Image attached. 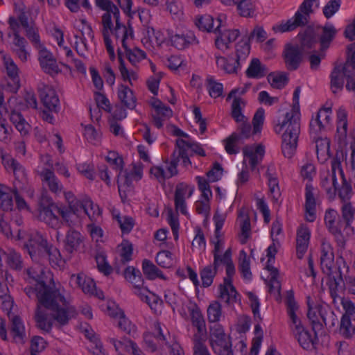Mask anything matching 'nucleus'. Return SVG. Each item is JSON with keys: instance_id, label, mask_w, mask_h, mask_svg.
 Listing matches in <instances>:
<instances>
[{"instance_id": "obj_8", "label": "nucleus", "mask_w": 355, "mask_h": 355, "mask_svg": "<svg viewBox=\"0 0 355 355\" xmlns=\"http://www.w3.org/2000/svg\"><path fill=\"white\" fill-rule=\"evenodd\" d=\"M20 87L19 77H8L6 80V83L0 84V114L3 115V113L10 114V119L13 125L15 126L17 130L22 135H26L29 130L30 125L24 119L21 110H23L25 107L24 105L19 101V100L12 97L8 101V107H6L4 105V94L3 92H9L15 93L17 92Z\"/></svg>"}, {"instance_id": "obj_38", "label": "nucleus", "mask_w": 355, "mask_h": 355, "mask_svg": "<svg viewBox=\"0 0 355 355\" xmlns=\"http://www.w3.org/2000/svg\"><path fill=\"white\" fill-rule=\"evenodd\" d=\"M311 230L305 224H301L296 231V251L297 257L302 259L307 251L311 239Z\"/></svg>"}, {"instance_id": "obj_13", "label": "nucleus", "mask_w": 355, "mask_h": 355, "mask_svg": "<svg viewBox=\"0 0 355 355\" xmlns=\"http://www.w3.org/2000/svg\"><path fill=\"white\" fill-rule=\"evenodd\" d=\"M101 157L117 173L119 192L123 199L125 196V193L130 188L131 183L141 179L143 176L142 164L140 163L135 164L131 171L127 173L122 170L123 159L116 152L107 151L105 155L101 154Z\"/></svg>"}, {"instance_id": "obj_35", "label": "nucleus", "mask_w": 355, "mask_h": 355, "mask_svg": "<svg viewBox=\"0 0 355 355\" xmlns=\"http://www.w3.org/2000/svg\"><path fill=\"white\" fill-rule=\"evenodd\" d=\"M215 60L218 70L225 74H237L241 69V63L232 55L215 54Z\"/></svg>"}, {"instance_id": "obj_49", "label": "nucleus", "mask_w": 355, "mask_h": 355, "mask_svg": "<svg viewBox=\"0 0 355 355\" xmlns=\"http://www.w3.org/2000/svg\"><path fill=\"white\" fill-rule=\"evenodd\" d=\"M154 329L155 335L151 333H146L144 337V347L147 351L154 352L156 349L155 345L159 343L164 340V336L162 335V329L159 323H154Z\"/></svg>"}, {"instance_id": "obj_28", "label": "nucleus", "mask_w": 355, "mask_h": 355, "mask_svg": "<svg viewBox=\"0 0 355 355\" xmlns=\"http://www.w3.org/2000/svg\"><path fill=\"white\" fill-rule=\"evenodd\" d=\"M350 115L349 110L340 106L336 110V132L335 139L340 144H345L349 137Z\"/></svg>"}, {"instance_id": "obj_16", "label": "nucleus", "mask_w": 355, "mask_h": 355, "mask_svg": "<svg viewBox=\"0 0 355 355\" xmlns=\"http://www.w3.org/2000/svg\"><path fill=\"white\" fill-rule=\"evenodd\" d=\"M96 6L105 12L102 15L103 33L104 42L110 56L114 58L112 42L109 37V33L112 31L114 22L119 24L121 21V15L119 8L110 0H95Z\"/></svg>"}, {"instance_id": "obj_48", "label": "nucleus", "mask_w": 355, "mask_h": 355, "mask_svg": "<svg viewBox=\"0 0 355 355\" xmlns=\"http://www.w3.org/2000/svg\"><path fill=\"white\" fill-rule=\"evenodd\" d=\"M165 299L166 302L171 306L175 311L178 310L180 313L186 318H189L191 320V312L188 309L190 304H195L198 309L199 307L193 302H189L186 304H182L181 308L179 306L181 304V300L171 291H168L165 293Z\"/></svg>"}, {"instance_id": "obj_36", "label": "nucleus", "mask_w": 355, "mask_h": 355, "mask_svg": "<svg viewBox=\"0 0 355 355\" xmlns=\"http://www.w3.org/2000/svg\"><path fill=\"white\" fill-rule=\"evenodd\" d=\"M3 256L4 252L0 248V306L4 311L9 313L12 308L13 300L9 295L6 284L3 282L5 278L7 281H9L5 273V270L3 268L2 257Z\"/></svg>"}, {"instance_id": "obj_56", "label": "nucleus", "mask_w": 355, "mask_h": 355, "mask_svg": "<svg viewBox=\"0 0 355 355\" xmlns=\"http://www.w3.org/2000/svg\"><path fill=\"white\" fill-rule=\"evenodd\" d=\"M116 254L121 263H126L130 261L133 254L132 243L128 240H123L118 245Z\"/></svg>"}, {"instance_id": "obj_5", "label": "nucleus", "mask_w": 355, "mask_h": 355, "mask_svg": "<svg viewBox=\"0 0 355 355\" xmlns=\"http://www.w3.org/2000/svg\"><path fill=\"white\" fill-rule=\"evenodd\" d=\"M300 88L296 87L293 95V105L280 109L273 121L275 132L282 137V153L288 158L295 155L300 134Z\"/></svg>"}, {"instance_id": "obj_63", "label": "nucleus", "mask_w": 355, "mask_h": 355, "mask_svg": "<svg viewBox=\"0 0 355 355\" xmlns=\"http://www.w3.org/2000/svg\"><path fill=\"white\" fill-rule=\"evenodd\" d=\"M245 102L241 98H234L232 103V115L237 123H244L248 119L242 112V109L245 107Z\"/></svg>"}, {"instance_id": "obj_2", "label": "nucleus", "mask_w": 355, "mask_h": 355, "mask_svg": "<svg viewBox=\"0 0 355 355\" xmlns=\"http://www.w3.org/2000/svg\"><path fill=\"white\" fill-rule=\"evenodd\" d=\"M10 31L3 42L16 54L21 62H26L30 56L26 40L19 35V30L24 28L28 38L34 43L39 52V61L42 69L46 73L53 74L59 71L56 60L53 55L40 42L39 35L27 21L22 1L15 3V15L9 19Z\"/></svg>"}, {"instance_id": "obj_1", "label": "nucleus", "mask_w": 355, "mask_h": 355, "mask_svg": "<svg viewBox=\"0 0 355 355\" xmlns=\"http://www.w3.org/2000/svg\"><path fill=\"white\" fill-rule=\"evenodd\" d=\"M28 275L29 286L25 288V291L30 297L35 296L38 300L35 319L40 329L45 331L51 330L52 313L60 325L67 324L76 315L74 307L55 288L53 275L49 271L45 272L35 266L28 270Z\"/></svg>"}, {"instance_id": "obj_64", "label": "nucleus", "mask_w": 355, "mask_h": 355, "mask_svg": "<svg viewBox=\"0 0 355 355\" xmlns=\"http://www.w3.org/2000/svg\"><path fill=\"white\" fill-rule=\"evenodd\" d=\"M250 53V44L247 40H239L235 46V58L242 64Z\"/></svg>"}, {"instance_id": "obj_45", "label": "nucleus", "mask_w": 355, "mask_h": 355, "mask_svg": "<svg viewBox=\"0 0 355 355\" xmlns=\"http://www.w3.org/2000/svg\"><path fill=\"white\" fill-rule=\"evenodd\" d=\"M79 328L81 331L84 333L85 336L89 339L90 345L89 347L93 355H106L103 349L102 343L98 340L91 327L88 324L84 323L81 324Z\"/></svg>"}, {"instance_id": "obj_34", "label": "nucleus", "mask_w": 355, "mask_h": 355, "mask_svg": "<svg viewBox=\"0 0 355 355\" xmlns=\"http://www.w3.org/2000/svg\"><path fill=\"white\" fill-rule=\"evenodd\" d=\"M232 277H225L223 282L218 286L219 298L227 305L233 306L235 304H241V298L232 284Z\"/></svg>"}, {"instance_id": "obj_60", "label": "nucleus", "mask_w": 355, "mask_h": 355, "mask_svg": "<svg viewBox=\"0 0 355 355\" xmlns=\"http://www.w3.org/2000/svg\"><path fill=\"white\" fill-rule=\"evenodd\" d=\"M114 219H115L123 234H128L132 230L135 225V221L132 218L127 216H121L118 210L114 209L112 211Z\"/></svg>"}, {"instance_id": "obj_4", "label": "nucleus", "mask_w": 355, "mask_h": 355, "mask_svg": "<svg viewBox=\"0 0 355 355\" xmlns=\"http://www.w3.org/2000/svg\"><path fill=\"white\" fill-rule=\"evenodd\" d=\"M8 134V128L0 117V140L6 139ZM0 157L6 170L12 171L15 175L13 191L7 186L0 184V207L5 211L11 210L13 207L12 196L14 195L17 208L19 210H29L26 202L21 197V195H26L29 197L33 195V191L28 183L24 169L10 155L3 154L1 149Z\"/></svg>"}, {"instance_id": "obj_57", "label": "nucleus", "mask_w": 355, "mask_h": 355, "mask_svg": "<svg viewBox=\"0 0 355 355\" xmlns=\"http://www.w3.org/2000/svg\"><path fill=\"white\" fill-rule=\"evenodd\" d=\"M11 334L15 342L23 343L26 340V332L24 323L21 318L15 316L12 318Z\"/></svg>"}, {"instance_id": "obj_19", "label": "nucleus", "mask_w": 355, "mask_h": 355, "mask_svg": "<svg viewBox=\"0 0 355 355\" xmlns=\"http://www.w3.org/2000/svg\"><path fill=\"white\" fill-rule=\"evenodd\" d=\"M188 309L191 312L192 324L197 330L193 335V355H211L204 344L207 336L205 321L201 311L193 304H190Z\"/></svg>"}, {"instance_id": "obj_44", "label": "nucleus", "mask_w": 355, "mask_h": 355, "mask_svg": "<svg viewBox=\"0 0 355 355\" xmlns=\"http://www.w3.org/2000/svg\"><path fill=\"white\" fill-rule=\"evenodd\" d=\"M237 224L240 227L239 240L242 243H245L251 235V225L249 211L245 208H242L239 211Z\"/></svg>"}, {"instance_id": "obj_12", "label": "nucleus", "mask_w": 355, "mask_h": 355, "mask_svg": "<svg viewBox=\"0 0 355 355\" xmlns=\"http://www.w3.org/2000/svg\"><path fill=\"white\" fill-rule=\"evenodd\" d=\"M177 149L173 153V159L171 162H166L162 166H153L150 169V174L159 182H162L166 179L170 178L178 173L177 166H181L186 169L193 167L192 163L188 156V151L185 146L188 144L183 138H179L176 140ZM193 168H196L194 165Z\"/></svg>"}, {"instance_id": "obj_27", "label": "nucleus", "mask_w": 355, "mask_h": 355, "mask_svg": "<svg viewBox=\"0 0 355 355\" xmlns=\"http://www.w3.org/2000/svg\"><path fill=\"white\" fill-rule=\"evenodd\" d=\"M344 181V173L341 166V162L334 159L331 162V173L328 178L322 181V186L326 190L330 198L336 196L340 182Z\"/></svg>"}, {"instance_id": "obj_53", "label": "nucleus", "mask_w": 355, "mask_h": 355, "mask_svg": "<svg viewBox=\"0 0 355 355\" xmlns=\"http://www.w3.org/2000/svg\"><path fill=\"white\" fill-rule=\"evenodd\" d=\"M81 128L82 135L88 143L94 146L100 145L102 139V133L100 130L95 129L91 124H82Z\"/></svg>"}, {"instance_id": "obj_62", "label": "nucleus", "mask_w": 355, "mask_h": 355, "mask_svg": "<svg viewBox=\"0 0 355 355\" xmlns=\"http://www.w3.org/2000/svg\"><path fill=\"white\" fill-rule=\"evenodd\" d=\"M94 98L98 106L94 110L90 109L91 117L92 119L98 120L100 118L99 108L107 110L110 107V102L103 93L101 92H96L94 94Z\"/></svg>"}, {"instance_id": "obj_51", "label": "nucleus", "mask_w": 355, "mask_h": 355, "mask_svg": "<svg viewBox=\"0 0 355 355\" xmlns=\"http://www.w3.org/2000/svg\"><path fill=\"white\" fill-rule=\"evenodd\" d=\"M83 242V236L80 232L70 230L68 231L65 239L63 240L64 250L72 253L77 251Z\"/></svg>"}, {"instance_id": "obj_24", "label": "nucleus", "mask_w": 355, "mask_h": 355, "mask_svg": "<svg viewBox=\"0 0 355 355\" xmlns=\"http://www.w3.org/2000/svg\"><path fill=\"white\" fill-rule=\"evenodd\" d=\"M209 341L216 353L227 355L230 352V338L225 334L223 327L220 324H215L211 327Z\"/></svg>"}, {"instance_id": "obj_46", "label": "nucleus", "mask_w": 355, "mask_h": 355, "mask_svg": "<svg viewBox=\"0 0 355 355\" xmlns=\"http://www.w3.org/2000/svg\"><path fill=\"white\" fill-rule=\"evenodd\" d=\"M315 144L318 161L322 164L326 163L331 157L330 139L327 137H318L315 139Z\"/></svg>"}, {"instance_id": "obj_43", "label": "nucleus", "mask_w": 355, "mask_h": 355, "mask_svg": "<svg viewBox=\"0 0 355 355\" xmlns=\"http://www.w3.org/2000/svg\"><path fill=\"white\" fill-rule=\"evenodd\" d=\"M316 200L314 189L310 184H307L305 191L304 218L308 222H313L316 219Z\"/></svg>"}, {"instance_id": "obj_54", "label": "nucleus", "mask_w": 355, "mask_h": 355, "mask_svg": "<svg viewBox=\"0 0 355 355\" xmlns=\"http://www.w3.org/2000/svg\"><path fill=\"white\" fill-rule=\"evenodd\" d=\"M117 96L121 103L126 107L134 109L136 107V98L128 87L120 85L118 87Z\"/></svg>"}, {"instance_id": "obj_59", "label": "nucleus", "mask_w": 355, "mask_h": 355, "mask_svg": "<svg viewBox=\"0 0 355 355\" xmlns=\"http://www.w3.org/2000/svg\"><path fill=\"white\" fill-rule=\"evenodd\" d=\"M267 80L272 87L282 89L287 85L288 77L285 72L274 71L268 75Z\"/></svg>"}, {"instance_id": "obj_50", "label": "nucleus", "mask_w": 355, "mask_h": 355, "mask_svg": "<svg viewBox=\"0 0 355 355\" xmlns=\"http://www.w3.org/2000/svg\"><path fill=\"white\" fill-rule=\"evenodd\" d=\"M168 131L173 135L183 138L184 140L188 144V146H185V149L189 151L197 154L200 156H205V151L202 146L198 143H190L188 139V135L183 132L181 130L175 126L170 125L168 127Z\"/></svg>"}, {"instance_id": "obj_58", "label": "nucleus", "mask_w": 355, "mask_h": 355, "mask_svg": "<svg viewBox=\"0 0 355 355\" xmlns=\"http://www.w3.org/2000/svg\"><path fill=\"white\" fill-rule=\"evenodd\" d=\"M337 226V232H332L335 238L340 243L345 242L354 234L352 223L342 222Z\"/></svg>"}, {"instance_id": "obj_42", "label": "nucleus", "mask_w": 355, "mask_h": 355, "mask_svg": "<svg viewBox=\"0 0 355 355\" xmlns=\"http://www.w3.org/2000/svg\"><path fill=\"white\" fill-rule=\"evenodd\" d=\"M169 29L157 30L154 36L153 42L149 39H144V46L157 53L159 50H162L169 46Z\"/></svg>"}, {"instance_id": "obj_9", "label": "nucleus", "mask_w": 355, "mask_h": 355, "mask_svg": "<svg viewBox=\"0 0 355 355\" xmlns=\"http://www.w3.org/2000/svg\"><path fill=\"white\" fill-rule=\"evenodd\" d=\"M320 265L329 289L342 288L344 286L343 275L349 272V267L342 257L337 258L335 262L333 248L329 243L322 245Z\"/></svg>"}, {"instance_id": "obj_37", "label": "nucleus", "mask_w": 355, "mask_h": 355, "mask_svg": "<svg viewBox=\"0 0 355 355\" xmlns=\"http://www.w3.org/2000/svg\"><path fill=\"white\" fill-rule=\"evenodd\" d=\"M193 192L194 187L192 185L181 183L177 186L175 202L178 211L184 215L188 214L186 200L191 197Z\"/></svg>"}, {"instance_id": "obj_31", "label": "nucleus", "mask_w": 355, "mask_h": 355, "mask_svg": "<svg viewBox=\"0 0 355 355\" xmlns=\"http://www.w3.org/2000/svg\"><path fill=\"white\" fill-rule=\"evenodd\" d=\"M69 283L72 286L80 288L86 294L96 295L99 299L103 298V292L96 290L94 279L84 272L71 275Z\"/></svg>"}, {"instance_id": "obj_11", "label": "nucleus", "mask_w": 355, "mask_h": 355, "mask_svg": "<svg viewBox=\"0 0 355 355\" xmlns=\"http://www.w3.org/2000/svg\"><path fill=\"white\" fill-rule=\"evenodd\" d=\"M331 89L336 94L340 92L346 80V89L355 92V43L347 49V60L334 67L330 75Z\"/></svg>"}, {"instance_id": "obj_22", "label": "nucleus", "mask_w": 355, "mask_h": 355, "mask_svg": "<svg viewBox=\"0 0 355 355\" xmlns=\"http://www.w3.org/2000/svg\"><path fill=\"white\" fill-rule=\"evenodd\" d=\"M169 45L182 50L189 46L194 39L193 33L184 22L175 25V29H169Z\"/></svg>"}, {"instance_id": "obj_33", "label": "nucleus", "mask_w": 355, "mask_h": 355, "mask_svg": "<svg viewBox=\"0 0 355 355\" xmlns=\"http://www.w3.org/2000/svg\"><path fill=\"white\" fill-rule=\"evenodd\" d=\"M263 332L260 324H256L254 329V338L250 352L245 341L241 340L236 345L234 355H258L261 349Z\"/></svg>"}, {"instance_id": "obj_17", "label": "nucleus", "mask_w": 355, "mask_h": 355, "mask_svg": "<svg viewBox=\"0 0 355 355\" xmlns=\"http://www.w3.org/2000/svg\"><path fill=\"white\" fill-rule=\"evenodd\" d=\"M319 7V0H304L293 17L288 20L282 21L272 26L275 33L291 31L304 24L306 17Z\"/></svg>"}, {"instance_id": "obj_10", "label": "nucleus", "mask_w": 355, "mask_h": 355, "mask_svg": "<svg viewBox=\"0 0 355 355\" xmlns=\"http://www.w3.org/2000/svg\"><path fill=\"white\" fill-rule=\"evenodd\" d=\"M109 37L111 39L112 42L113 47L114 48V41L117 43H121L122 48H118V57L120 61V63L123 62V57L125 54L129 61L132 64H136L146 58V53L142 50L138 48H134L130 49L128 48V44L130 41L133 40L134 37V31L132 26L129 23L128 26H125V24H122L121 21L113 25L112 31L110 32ZM107 52H108L107 51ZM114 52L115 53V50L114 49ZM109 57L110 56V54ZM114 58H116V55L114 54ZM112 61H114L115 58L112 59L110 58Z\"/></svg>"}, {"instance_id": "obj_23", "label": "nucleus", "mask_w": 355, "mask_h": 355, "mask_svg": "<svg viewBox=\"0 0 355 355\" xmlns=\"http://www.w3.org/2000/svg\"><path fill=\"white\" fill-rule=\"evenodd\" d=\"M345 313L340 321V331L345 337L355 336V306L348 299L339 298Z\"/></svg>"}, {"instance_id": "obj_47", "label": "nucleus", "mask_w": 355, "mask_h": 355, "mask_svg": "<svg viewBox=\"0 0 355 355\" xmlns=\"http://www.w3.org/2000/svg\"><path fill=\"white\" fill-rule=\"evenodd\" d=\"M268 72V68L257 58H253L250 60L245 70V75L249 78L261 79L263 78Z\"/></svg>"}, {"instance_id": "obj_15", "label": "nucleus", "mask_w": 355, "mask_h": 355, "mask_svg": "<svg viewBox=\"0 0 355 355\" xmlns=\"http://www.w3.org/2000/svg\"><path fill=\"white\" fill-rule=\"evenodd\" d=\"M123 276L132 284V291L136 295L145 301L155 313L161 312L162 301L157 295L144 286V280L139 270L133 266H128L123 272Z\"/></svg>"}, {"instance_id": "obj_30", "label": "nucleus", "mask_w": 355, "mask_h": 355, "mask_svg": "<svg viewBox=\"0 0 355 355\" xmlns=\"http://www.w3.org/2000/svg\"><path fill=\"white\" fill-rule=\"evenodd\" d=\"M264 153L265 148L261 144L245 146L242 150V166L254 171L262 161Z\"/></svg>"}, {"instance_id": "obj_20", "label": "nucleus", "mask_w": 355, "mask_h": 355, "mask_svg": "<svg viewBox=\"0 0 355 355\" xmlns=\"http://www.w3.org/2000/svg\"><path fill=\"white\" fill-rule=\"evenodd\" d=\"M211 243L214 246V267L216 270L225 267L227 275L225 277H233L236 269L232 258L231 248L225 250V240H211Z\"/></svg>"}, {"instance_id": "obj_14", "label": "nucleus", "mask_w": 355, "mask_h": 355, "mask_svg": "<svg viewBox=\"0 0 355 355\" xmlns=\"http://www.w3.org/2000/svg\"><path fill=\"white\" fill-rule=\"evenodd\" d=\"M288 313L291 320V328L295 338L304 349H311L316 342L317 335L308 330L302 324L298 317L299 306L292 293H288L286 298Z\"/></svg>"}, {"instance_id": "obj_40", "label": "nucleus", "mask_w": 355, "mask_h": 355, "mask_svg": "<svg viewBox=\"0 0 355 355\" xmlns=\"http://www.w3.org/2000/svg\"><path fill=\"white\" fill-rule=\"evenodd\" d=\"M217 36L215 40L216 47L221 51H226L232 46V44L239 37L240 32L238 29H228L216 33Z\"/></svg>"}, {"instance_id": "obj_7", "label": "nucleus", "mask_w": 355, "mask_h": 355, "mask_svg": "<svg viewBox=\"0 0 355 355\" xmlns=\"http://www.w3.org/2000/svg\"><path fill=\"white\" fill-rule=\"evenodd\" d=\"M282 231V225L279 221L272 223L270 234L272 243L267 248L266 255L261 259V262L264 266V270L268 272L265 279L268 290L271 296L275 300H279L281 298V284L279 280V272L278 270L273 266L275 261V255L277 252L279 244V236Z\"/></svg>"}, {"instance_id": "obj_32", "label": "nucleus", "mask_w": 355, "mask_h": 355, "mask_svg": "<svg viewBox=\"0 0 355 355\" xmlns=\"http://www.w3.org/2000/svg\"><path fill=\"white\" fill-rule=\"evenodd\" d=\"M52 163L46 156L42 158L41 164L37 168V173L41 176L43 183L47 185L51 191L57 193L62 189V185L58 182L51 168Z\"/></svg>"}, {"instance_id": "obj_3", "label": "nucleus", "mask_w": 355, "mask_h": 355, "mask_svg": "<svg viewBox=\"0 0 355 355\" xmlns=\"http://www.w3.org/2000/svg\"><path fill=\"white\" fill-rule=\"evenodd\" d=\"M64 196L69 203L68 209L58 208L48 197H43L37 217L55 229L60 227L62 224L53 212L55 209H58L63 220L69 225L78 223L85 215H87L92 220H96L100 217L101 210L99 206L94 204L89 198L77 199L71 192L65 193Z\"/></svg>"}, {"instance_id": "obj_55", "label": "nucleus", "mask_w": 355, "mask_h": 355, "mask_svg": "<svg viewBox=\"0 0 355 355\" xmlns=\"http://www.w3.org/2000/svg\"><path fill=\"white\" fill-rule=\"evenodd\" d=\"M227 216V211H221L217 209L213 216V221L215 227L214 234L211 240H225L221 230L225 224Z\"/></svg>"}, {"instance_id": "obj_61", "label": "nucleus", "mask_w": 355, "mask_h": 355, "mask_svg": "<svg viewBox=\"0 0 355 355\" xmlns=\"http://www.w3.org/2000/svg\"><path fill=\"white\" fill-rule=\"evenodd\" d=\"M268 185L270 198L275 202H280L282 200V193L278 179L275 175L268 174Z\"/></svg>"}, {"instance_id": "obj_6", "label": "nucleus", "mask_w": 355, "mask_h": 355, "mask_svg": "<svg viewBox=\"0 0 355 355\" xmlns=\"http://www.w3.org/2000/svg\"><path fill=\"white\" fill-rule=\"evenodd\" d=\"M0 230L8 238L17 241L18 244L28 251L33 261H39L47 256L53 268H64L66 259L62 257L58 249L48 245L47 241L40 234L19 230L17 234L14 236L10 225L3 219H0Z\"/></svg>"}, {"instance_id": "obj_25", "label": "nucleus", "mask_w": 355, "mask_h": 355, "mask_svg": "<svg viewBox=\"0 0 355 355\" xmlns=\"http://www.w3.org/2000/svg\"><path fill=\"white\" fill-rule=\"evenodd\" d=\"M332 108L321 107L310 121V133L317 135L322 132L327 131L332 125Z\"/></svg>"}, {"instance_id": "obj_52", "label": "nucleus", "mask_w": 355, "mask_h": 355, "mask_svg": "<svg viewBox=\"0 0 355 355\" xmlns=\"http://www.w3.org/2000/svg\"><path fill=\"white\" fill-rule=\"evenodd\" d=\"M236 9L243 17H254L257 15L258 5L254 0H241L236 3Z\"/></svg>"}, {"instance_id": "obj_18", "label": "nucleus", "mask_w": 355, "mask_h": 355, "mask_svg": "<svg viewBox=\"0 0 355 355\" xmlns=\"http://www.w3.org/2000/svg\"><path fill=\"white\" fill-rule=\"evenodd\" d=\"M311 35L312 31L309 29L304 36L300 35V46L297 42H291L286 44L283 55L288 69H295L300 65L305 49L311 46L315 40L311 37Z\"/></svg>"}, {"instance_id": "obj_21", "label": "nucleus", "mask_w": 355, "mask_h": 355, "mask_svg": "<svg viewBox=\"0 0 355 355\" xmlns=\"http://www.w3.org/2000/svg\"><path fill=\"white\" fill-rule=\"evenodd\" d=\"M194 24L202 32L216 33L227 24V16L225 13H218L216 17L203 13L197 15L194 18Z\"/></svg>"}, {"instance_id": "obj_41", "label": "nucleus", "mask_w": 355, "mask_h": 355, "mask_svg": "<svg viewBox=\"0 0 355 355\" xmlns=\"http://www.w3.org/2000/svg\"><path fill=\"white\" fill-rule=\"evenodd\" d=\"M150 104L153 108L154 123L156 127L161 128L163 125V121L171 117L173 112L157 98H153L150 101Z\"/></svg>"}, {"instance_id": "obj_39", "label": "nucleus", "mask_w": 355, "mask_h": 355, "mask_svg": "<svg viewBox=\"0 0 355 355\" xmlns=\"http://www.w3.org/2000/svg\"><path fill=\"white\" fill-rule=\"evenodd\" d=\"M110 342L114 345L117 355H125V353L131 355H146L134 342L128 338L119 340L110 338Z\"/></svg>"}, {"instance_id": "obj_29", "label": "nucleus", "mask_w": 355, "mask_h": 355, "mask_svg": "<svg viewBox=\"0 0 355 355\" xmlns=\"http://www.w3.org/2000/svg\"><path fill=\"white\" fill-rule=\"evenodd\" d=\"M308 313L307 316L313 325L320 324L326 320V316L329 310V307L325 302L313 300L311 297H307Z\"/></svg>"}, {"instance_id": "obj_26", "label": "nucleus", "mask_w": 355, "mask_h": 355, "mask_svg": "<svg viewBox=\"0 0 355 355\" xmlns=\"http://www.w3.org/2000/svg\"><path fill=\"white\" fill-rule=\"evenodd\" d=\"M41 101L45 110L42 112V118L49 122L53 123V113L60 110V101L55 89L46 87L41 93Z\"/></svg>"}]
</instances>
